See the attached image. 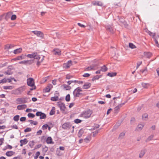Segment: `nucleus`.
I'll use <instances>...</instances> for the list:
<instances>
[{
  "mask_svg": "<svg viewBox=\"0 0 159 159\" xmlns=\"http://www.w3.org/2000/svg\"><path fill=\"white\" fill-rule=\"evenodd\" d=\"M93 113V111L89 109H87L86 110L82 111L80 114L79 116L83 117L85 119H88L90 117Z\"/></svg>",
  "mask_w": 159,
  "mask_h": 159,
  "instance_id": "nucleus-1",
  "label": "nucleus"
},
{
  "mask_svg": "<svg viewBox=\"0 0 159 159\" xmlns=\"http://www.w3.org/2000/svg\"><path fill=\"white\" fill-rule=\"evenodd\" d=\"M32 32L36 35L37 36L40 37V38L41 39H43L44 38V34L41 31L34 30L32 31Z\"/></svg>",
  "mask_w": 159,
  "mask_h": 159,
  "instance_id": "nucleus-2",
  "label": "nucleus"
},
{
  "mask_svg": "<svg viewBox=\"0 0 159 159\" xmlns=\"http://www.w3.org/2000/svg\"><path fill=\"white\" fill-rule=\"evenodd\" d=\"M23 91V89L22 87H20L18 89L12 91L11 93L14 94H19Z\"/></svg>",
  "mask_w": 159,
  "mask_h": 159,
  "instance_id": "nucleus-3",
  "label": "nucleus"
},
{
  "mask_svg": "<svg viewBox=\"0 0 159 159\" xmlns=\"http://www.w3.org/2000/svg\"><path fill=\"white\" fill-rule=\"evenodd\" d=\"M27 85L31 87L34 86V80L32 78H29L27 80Z\"/></svg>",
  "mask_w": 159,
  "mask_h": 159,
  "instance_id": "nucleus-4",
  "label": "nucleus"
},
{
  "mask_svg": "<svg viewBox=\"0 0 159 159\" xmlns=\"http://www.w3.org/2000/svg\"><path fill=\"white\" fill-rule=\"evenodd\" d=\"M57 103H58V106L60 108V110L63 111H65L66 108L65 104L63 102H58Z\"/></svg>",
  "mask_w": 159,
  "mask_h": 159,
  "instance_id": "nucleus-5",
  "label": "nucleus"
},
{
  "mask_svg": "<svg viewBox=\"0 0 159 159\" xmlns=\"http://www.w3.org/2000/svg\"><path fill=\"white\" fill-rule=\"evenodd\" d=\"M71 127V125L69 122H67L63 124L62 125V128L64 129H70Z\"/></svg>",
  "mask_w": 159,
  "mask_h": 159,
  "instance_id": "nucleus-6",
  "label": "nucleus"
},
{
  "mask_svg": "<svg viewBox=\"0 0 159 159\" xmlns=\"http://www.w3.org/2000/svg\"><path fill=\"white\" fill-rule=\"evenodd\" d=\"M52 87V84H48V86L43 89V92L44 93L49 92Z\"/></svg>",
  "mask_w": 159,
  "mask_h": 159,
  "instance_id": "nucleus-7",
  "label": "nucleus"
},
{
  "mask_svg": "<svg viewBox=\"0 0 159 159\" xmlns=\"http://www.w3.org/2000/svg\"><path fill=\"white\" fill-rule=\"evenodd\" d=\"M92 3L93 5L94 6H98L100 7H102L103 6V3L100 1H94L92 2Z\"/></svg>",
  "mask_w": 159,
  "mask_h": 159,
  "instance_id": "nucleus-8",
  "label": "nucleus"
},
{
  "mask_svg": "<svg viewBox=\"0 0 159 159\" xmlns=\"http://www.w3.org/2000/svg\"><path fill=\"white\" fill-rule=\"evenodd\" d=\"M28 142V140L27 139H21L20 140V146H22L23 145L26 144Z\"/></svg>",
  "mask_w": 159,
  "mask_h": 159,
  "instance_id": "nucleus-9",
  "label": "nucleus"
},
{
  "mask_svg": "<svg viewBox=\"0 0 159 159\" xmlns=\"http://www.w3.org/2000/svg\"><path fill=\"white\" fill-rule=\"evenodd\" d=\"M91 86V84L90 83L86 82L83 86L82 88L84 89H88Z\"/></svg>",
  "mask_w": 159,
  "mask_h": 159,
  "instance_id": "nucleus-10",
  "label": "nucleus"
},
{
  "mask_svg": "<svg viewBox=\"0 0 159 159\" xmlns=\"http://www.w3.org/2000/svg\"><path fill=\"white\" fill-rule=\"evenodd\" d=\"M46 142L47 144H54V143L52 141V139L51 137H48L46 139Z\"/></svg>",
  "mask_w": 159,
  "mask_h": 159,
  "instance_id": "nucleus-11",
  "label": "nucleus"
},
{
  "mask_svg": "<svg viewBox=\"0 0 159 159\" xmlns=\"http://www.w3.org/2000/svg\"><path fill=\"white\" fill-rule=\"evenodd\" d=\"M4 18L6 20H8L10 18V11L7 13H4Z\"/></svg>",
  "mask_w": 159,
  "mask_h": 159,
  "instance_id": "nucleus-12",
  "label": "nucleus"
},
{
  "mask_svg": "<svg viewBox=\"0 0 159 159\" xmlns=\"http://www.w3.org/2000/svg\"><path fill=\"white\" fill-rule=\"evenodd\" d=\"M26 107V105L22 104L18 105L17 107V109L19 110H22L25 109Z\"/></svg>",
  "mask_w": 159,
  "mask_h": 159,
  "instance_id": "nucleus-13",
  "label": "nucleus"
},
{
  "mask_svg": "<svg viewBox=\"0 0 159 159\" xmlns=\"http://www.w3.org/2000/svg\"><path fill=\"white\" fill-rule=\"evenodd\" d=\"M26 98H18L16 99V101L19 102L20 103H25L27 102V101L25 100Z\"/></svg>",
  "mask_w": 159,
  "mask_h": 159,
  "instance_id": "nucleus-14",
  "label": "nucleus"
},
{
  "mask_svg": "<svg viewBox=\"0 0 159 159\" xmlns=\"http://www.w3.org/2000/svg\"><path fill=\"white\" fill-rule=\"evenodd\" d=\"M147 150L146 149L141 150L140 153L139 154V158H142L145 154Z\"/></svg>",
  "mask_w": 159,
  "mask_h": 159,
  "instance_id": "nucleus-15",
  "label": "nucleus"
},
{
  "mask_svg": "<svg viewBox=\"0 0 159 159\" xmlns=\"http://www.w3.org/2000/svg\"><path fill=\"white\" fill-rule=\"evenodd\" d=\"M106 30L110 32L111 33L113 32V29L111 26L110 25H107L105 26Z\"/></svg>",
  "mask_w": 159,
  "mask_h": 159,
  "instance_id": "nucleus-16",
  "label": "nucleus"
},
{
  "mask_svg": "<svg viewBox=\"0 0 159 159\" xmlns=\"http://www.w3.org/2000/svg\"><path fill=\"white\" fill-rule=\"evenodd\" d=\"M37 54V52H33L31 54H28L26 56L30 58H34L35 57V55Z\"/></svg>",
  "mask_w": 159,
  "mask_h": 159,
  "instance_id": "nucleus-17",
  "label": "nucleus"
},
{
  "mask_svg": "<svg viewBox=\"0 0 159 159\" xmlns=\"http://www.w3.org/2000/svg\"><path fill=\"white\" fill-rule=\"evenodd\" d=\"M53 51L55 52V55H57L59 56L61 55V51L58 49H54L53 50Z\"/></svg>",
  "mask_w": 159,
  "mask_h": 159,
  "instance_id": "nucleus-18",
  "label": "nucleus"
},
{
  "mask_svg": "<svg viewBox=\"0 0 159 159\" xmlns=\"http://www.w3.org/2000/svg\"><path fill=\"white\" fill-rule=\"evenodd\" d=\"M22 51V49L21 48H19L14 50L13 52L14 54H16L21 52Z\"/></svg>",
  "mask_w": 159,
  "mask_h": 159,
  "instance_id": "nucleus-19",
  "label": "nucleus"
},
{
  "mask_svg": "<svg viewBox=\"0 0 159 159\" xmlns=\"http://www.w3.org/2000/svg\"><path fill=\"white\" fill-rule=\"evenodd\" d=\"M116 72H108L107 74V76L112 77L116 76Z\"/></svg>",
  "mask_w": 159,
  "mask_h": 159,
  "instance_id": "nucleus-20",
  "label": "nucleus"
},
{
  "mask_svg": "<svg viewBox=\"0 0 159 159\" xmlns=\"http://www.w3.org/2000/svg\"><path fill=\"white\" fill-rule=\"evenodd\" d=\"M75 91H74L73 92V94L74 95V97H79L80 95H81L82 93H80V92H77L75 93Z\"/></svg>",
  "mask_w": 159,
  "mask_h": 159,
  "instance_id": "nucleus-21",
  "label": "nucleus"
},
{
  "mask_svg": "<svg viewBox=\"0 0 159 159\" xmlns=\"http://www.w3.org/2000/svg\"><path fill=\"white\" fill-rule=\"evenodd\" d=\"M144 54L145 56L148 58H150L152 56L151 53L150 52H145Z\"/></svg>",
  "mask_w": 159,
  "mask_h": 159,
  "instance_id": "nucleus-22",
  "label": "nucleus"
},
{
  "mask_svg": "<svg viewBox=\"0 0 159 159\" xmlns=\"http://www.w3.org/2000/svg\"><path fill=\"white\" fill-rule=\"evenodd\" d=\"M34 60L31 59L29 60L26 61V65H30L33 64L34 62Z\"/></svg>",
  "mask_w": 159,
  "mask_h": 159,
  "instance_id": "nucleus-23",
  "label": "nucleus"
},
{
  "mask_svg": "<svg viewBox=\"0 0 159 159\" xmlns=\"http://www.w3.org/2000/svg\"><path fill=\"white\" fill-rule=\"evenodd\" d=\"M26 55L22 54L20 56L17 57V59L18 60H22L25 58Z\"/></svg>",
  "mask_w": 159,
  "mask_h": 159,
  "instance_id": "nucleus-24",
  "label": "nucleus"
},
{
  "mask_svg": "<svg viewBox=\"0 0 159 159\" xmlns=\"http://www.w3.org/2000/svg\"><path fill=\"white\" fill-rule=\"evenodd\" d=\"M84 133V130L82 129H80L78 132V137L80 138Z\"/></svg>",
  "mask_w": 159,
  "mask_h": 159,
  "instance_id": "nucleus-25",
  "label": "nucleus"
},
{
  "mask_svg": "<svg viewBox=\"0 0 159 159\" xmlns=\"http://www.w3.org/2000/svg\"><path fill=\"white\" fill-rule=\"evenodd\" d=\"M7 80H8V82L9 83H10V78H8L7 79H6V78H4L3 79L0 80L2 83H6Z\"/></svg>",
  "mask_w": 159,
  "mask_h": 159,
  "instance_id": "nucleus-26",
  "label": "nucleus"
},
{
  "mask_svg": "<svg viewBox=\"0 0 159 159\" xmlns=\"http://www.w3.org/2000/svg\"><path fill=\"white\" fill-rule=\"evenodd\" d=\"M55 107H53L52 109L51 110L49 113V115H53L55 113Z\"/></svg>",
  "mask_w": 159,
  "mask_h": 159,
  "instance_id": "nucleus-27",
  "label": "nucleus"
},
{
  "mask_svg": "<svg viewBox=\"0 0 159 159\" xmlns=\"http://www.w3.org/2000/svg\"><path fill=\"white\" fill-rule=\"evenodd\" d=\"M63 86L64 88H66V90H70L71 89V87L68 85L63 84Z\"/></svg>",
  "mask_w": 159,
  "mask_h": 159,
  "instance_id": "nucleus-28",
  "label": "nucleus"
},
{
  "mask_svg": "<svg viewBox=\"0 0 159 159\" xmlns=\"http://www.w3.org/2000/svg\"><path fill=\"white\" fill-rule=\"evenodd\" d=\"M107 68L104 65L103 66L101 67V70L103 72H106L107 70Z\"/></svg>",
  "mask_w": 159,
  "mask_h": 159,
  "instance_id": "nucleus-29",
  "label": "nucleus"
},
{
  "mask_svg": "<svg viewBox=\"0 0 159 159\" xmlns=\"http://www.w3.org/2000/svg\"><path fill=\"white\" fill-rule=\"evenodd\" d=\"M154 137V135L152 134L150 136L145 140L146 142H147L150 141L152 140Z\"/></svg>",
  "mask_w": 159,
  "mask_h": 159,
  "instance_id": "nucleus-30",
  "label": "nucleus"
},
{
  "mask_svg": "<svg viewBox=\"0 0 159 159\" xmlns=\"http://www.w3.org/2000/svg\"><path fill=\"white\" fill-rule=\"evenodd\" d=\"M100 125L97 124H95L93 126V128L91 129V130H94L95 129L99 128Z\"/></svg>",
  "mask_w": 159,
  "mask_h": 159,
  "instance_id": "nucleus-31",
  "label": "nucleus"
},
{
  "mask_svg": "<svg viewBox=\"0 0 159 159\" xmlns=\"http://www.w3.org/2000/svg\"><path fill=\"white\" fill-rule=\"evenodd\" d=\"M58 100V96L52 97L51 98V100L53 101H56Z\"/></svg>",
  "mask_w": 159,
  "mask_h": 159,
  "instance_id": "nucleus-32",
  "label": "nucleus"
},
{
  "mask_svg": "<svg viewBox=\"0 0 159 159\" xmlns=\"http://www.w3.org/2000/svg\"><path fill=\"white\" fill-rule=\"evenodd\" d=\"M125 135V133L123 132L121 133L119 136L118 139H122Z\"/></svg>",
  "mask_w": 159,
  "mask_h": 159,
  "instance_id": "nucleus-33",
  "label": "nucleus"
},
{
  "mask_svg": "<svg viewBox=\"0 0 159 159\" xmlns=\"http://www.w3.org/2000/svg\"><path fill=\"white\" fill-rule=\"evenodd\" d=\"M129 47L131 49H134L136 48V46L133 43H129Z\"/></svg>",
  "mask_w": 159,
  "mask_h": 159,
  "instance_id": "nucleus-34",
  "label": "nucleus"
},
{
  "mask_svg": "<svg viewBox=\"0 0 159 159\" xmlns=\"http://www.w3.org/2000/svg\"><path fill=\"white\" fill-rule=\"evenodd\" d=\"M46 115L44 113L42 112L41 114L40 117V119H44L46 118Z\"/></svg>",
  "mask_w": 159,
  "mask_h": 159,
  "instance_id": "nucleus-35",
  "label": "nucleus"
},
{
  "mask_svg": "<svg viewBox=\"0 0 159 159\" xmlns=\"http://www.w3.org/2000/svg\"><path fill=\"white\" fill-rule=\"evenodd\" d=\"M20 117V116L19 115H16L15 116L13 117V120L15 121H17Z\"/></svg>",
  "mask_w": 159,
  "mask_h": 159,
  "instance_id": "nucleus-36",
  "label": "nucleus"
},
{
  "mask_svg": "<svg viewBox=\"0 0 159 159\" xmlns=\"http://www.w3.org/2000/svg\"><path fill=\"white\" fill-rule=\"evenodd\" d=\"M65 100L67 102H68L70 101V96L69 94H68L66 95L65 98Z\"/></svg>",
  "mask_w": 159,
  "mask_h": 159,
  "instance_id": "nucleus-37",
  "label": "nucleus"
},
{
  "mask_svg": "<svg viewBox=\"0 0 159 159\" xmlns=\"http://www.w3.org/2000/svg\"><path fill=\"white\" fill-rule=\"evenodd\" d=\"M17 18L15 14H12L11 16V20H15Z\"/></svg>",
  "mask_w": 159,
  "mask_h": 159,
  "instance_id": "nucleus-38",
  "label": "nucleus"
},
{
  "mask_svg": "<svg viewBox=\"0 0 159 159\" xmlns=\"http://www.w3.org/2000/svg\"><path fill=\"white\" fill-rule=\"evenodd\" d=\"M82 120L78 119H76L74 120V122L76 124H78L80 123Z\"/></svg>",
  "mask_w": 159,
  "mask_h": 159,
  "instance_id": "nucleus-39",
  "label": "nucleus"
},
{
  "mask_svg": "<svg viewBox=\"0 0 159 159\" xmlns=\"http://www.w3.org/2000/svg\"><path fill=\"white\" fill-rule=\"evenodd\" d=\"M29 145L31 148H33V146L34 145V141L33 140L30 141L29 143Z\"/></svg>",
  "mask_w": 159,
  "mask_h": 159,
  "instance_id": "nucleus-40",
  "label": "nucleus"
},
{
  "mask_svg": "<svg viewBox=\"0 0 159 159\" xmlns=\"http://www.w3.org/2000/svg\"><path fill=\"white\" fill-rule=\"evenodd\" d=\"M27 116L30 118H33L35 116V115L32 113H29L27 115Z\"/></svg>",
  "mask_w": 159,
  "mask_h": 159,
  "instance_id": "nucleus-41",
  "label": "nucleus"
},
{
  "mask_svg": "<svg viewBox=\"0 0 159 159\" xmlns=\"http://www.w3.org/2000/svg\"><path fill=\"white\" fill-rule=\"evenodd\" d=\"M148 114L146 113H145L142 115V120H144V118H148Z\"/></svg>",
  "mask_w": 159,
  "mask_h": 159,
  "instance_id": "nucleus-42",
  "label": "nucleus"
},
{
  "mask_svg": "<svg viewBox=\"0 0 159 159\" xmlns=\"http://www.w3.org/2000/svg\"><path fill=\"white\" fill-rule=\"evenodd\" d=\"M101 129H99L93 132V137H95L96 136V135L98 133L99 131Z\"/></svg>",
  "mask_w": 159,
  "mask_h": 159,
  "instance_id": "nucleus-43",
  "label": "nucleus"
},
{
  "mask_svg": "<svg viewBox=\"0 0 159 159\" xmlns=\"http://www.w3.org/2000/svg\"><path fill=\"white\" fill-rule=\"evenodd\" d=\"M35 57H34V59H37L39 60L41 58L40 55H38V54H35Z\"/></svg>",
  "mask_w": 159,
  "mask_h": 159,
  "instance_id": "nucleus-44",
  "label": "nucleus"
},
{
  "mask_svg": "<svg viewBox=\"0 0 159 159\" xmlns=\"http://www.w3.org/2000/svg\"><path fill=\"white\" fill-rule=\"evenodd\" d=\"M48 147L46 146H45L44 147H43V151L44 152V153H45L48 151Z\"/></svg>",
  "mask_w": 159,
  "mask_h": 159,
  "instance_id": "nucleus-45",
  "label": "nucleus"
},
{
  "mask_svg": "<svg viewBox=\"0 0 159 159\" xmlns=\"http://www.w3.org/2000/svg\"><path fill=\"white\" fill-rule=\"evenodd\" d=\"M119 108L118 106H116L114 108V112L115 113H117L118 112Z\"/></svg>",
  "mask_w": 159,
  "mask_h": 159,
  "instance_id": "nucleus-46",
  "label": "nucleus"
},
{
  "mask_svg": "<svg viewBox=\"0 0 159 159\" xmlns=\"http://www.w3.org/2000/svg\"><path fill=\"white\" fill-rule=\"evenodd\" d=\"M40 155V152L39 151L37 152L35 154V156H34V159H37Z\"/></svg>",
  "mask_w": 159,
  "mask_h": 159,
  "instance_id": "nucleus-47",
  "label": "nucleus"
},
{
  "mask_svg": "<svg viewBox=\"0 0 159 159\" xmlns=\"http://www.w3.org/2000/svg\"><path fill=\"white\" fill-rule=\"evenodd\" d=\"M94 68V66H89V67H87L86 69V70L87 71L93 69Z\"/></svg>",
  "mask_w": 159,
  "mask_h": 159,
  "instance_id": "nucleus-48",
  "label": "nucleus"
},
{
  "mask_svg": "<svg viewBox=\"0 0 159 159\" xmlns=\"http://www.w3.org/2000/svg\"><path fill=\"white\" fill-rule=\"evenodd\" d=\"M48 127V125L47 124H46L43 125L42 129L43 130L46 129Z\"/></svg>",
  "mask_w": 159,
  "mask_h": 159,
  "instance_id": "nucleus-49",
  "label": "nucleus"
},
{
  "mask_svg": "<svg viewBox=\"0 0 159 159\" xmlns=\"http://www.w3.org/2000/svg\"><path fill=\"white\" fill-rule=\"evenodd\" d=\"M144 126L143 125H139L137 126V129H139V130H141Z\"/></svg>",
  "mask_w": 159,
  "mask_h": 159,
  "instance_id": "nucleus-50",
  "label": "nucleus"
},
{
  "mask_svg": "<svg viewBox=\"0 0 159 159\" xmlns=\"http://www.w3.org/2000/svg\"><path fill=\"white\" fill-rule=\"evenodd\" d=\"M74 91L79 92L82 91V89L80 87H77L76 89H75Z\"/></svg>",
  "mask_w": 159,
  "mask_h": 159,
  "instance_id": "nucleus-51",
  "label": "nucleus"
},
{
  "mask_svg": "<svg viewBox=\"0 0 159 159\" xmlns=\"http://www.w3.org/2000/svg\"><path fill=\"white\" fill-rule=\"evenodd\" d=\"M121 24H123L125 27L126 28H127L129 25L127 23V22L125 20Z\"/></svg>",
  "mask_w": 159,
  "mask_h": 159,
  "instance_id": "nucleus-52",
  "label": "nucleus"
},
{
  "mask_svg": "<svg viewBox=\"0 0 159 159\" xmlns=\"http://www.w3.org/2000/svg\"><path fill=\"white\" fill-rule=\"evenodd\" d=\"M31 130L32 129L31 128L28 127L24 130V131L25 132H27L31 131Z\"/></svg>",
  "mask_w": 159,
  "mask_h": 159,
  "instance_id": "nucleus-53",
  "label": "nucleus"
},
{
  "mask_svg": "<svg viewBox=\"0 0 159 159\" xmlns=\"http://www.w3.org/2000/svg\"><path fill=\"white\" fill-rule=\"evenodd\" d=\"M118 18L119 19V22L121 23H122L124 21H125V20L123 19L122 17H119L118 16Z\"/></svg>",
  "mask_w": 159,
  "mask_h": 159,
  "instance_id": "nucleus-54",
  "label": "nucleus"
},
{
  "mask_svg": "<svg viewBox=\"0 0 159 159\" xmlns=\"http://www.w3.org/2000/svg\"><path fill=\"white\" fill-rule=\"evenodd\" d=\"M73 82L78 83L79 84H82L83 83V82L82 81H78L77 80H73Z\"/></svg>",
  "mask_w": 159,
  "mask_h": 159,
  "instance_id": "nucleus-55",
  "label": "nucleus"
},
{
  "mask_svg": "<svg viewBox=\"0 0 159 159\" xmlns=\"http://www.w3.org/2000/svg\"><path fill=\"white\" fill-rule=\"evenodd\" d=\"M14 81L15 82H17V80L13 77H12L11 76V84H14V83H12V81Z\"/></svg>",
  "mask_w": 159,
  "mask_h": 159,
  "instance_id": "nucleus-56",
  "label": "nucleus"
},
{
  "mask_svg": "<svg viewBox=\"0 0 159 159\" xmlns=\"http://www.w3.org/2000/svg\"><path fill=\"white\" fill-rule=\"evenodd\" d=\"M73 77V76L67 74L66 75V79H70Z\"/></svg>",
  "mask_w": 159,
  "mask_h": 159,
  "instance_id": "nucleus-57",
  "label": "nucleus"
},
{
  "mask_svg": "<svg viewBox=\"0 0 159 159\" xmlns=\"http://www.w3.org/2000/svg\"><path fill=\"white\" fill-rule=\"evenodd\" d=\"M26 120V118L25 117H22L20 119V121L22 122L25 121Z\"/></svg>",
  "mask_w": 159,
  "mask_h": 159,
  "instance_id": "nucleus-58",
  "label": "nucleus"
},
{
  "mask_svg": "<svg viewBox=\"0 0 159 159\" xmlns=\"http://www.w3.org/2000/svg\"><path fill=\"white\" fill-rule=\"evenodd\" d=\"M154 40L157 46L159 48V44L157 41V40L156 39V38L155 39L154 38Z\"/></svg>",
  "mask_w": 159,
  "mask_h": 159,
  "instance_id": "nucleus-59",
  "label": "nucleus"
},
{
  "mask_svg": "<svg viewBox=\"0 0 159 159\" xmlns=\"http://www.w3.org/2000/svg\"><path fill=\"white\" fill-rule=\"evenodd\" d=\"M99 79L98 78V75H97L95 76H94L93 77V78L92 79V80L93 81L94 80H98Z\"/></svg>",
  "mask_w": 159,
  "mask_h": 159,
  "instance_id": "nucleus-60",
  "label": "nucleus"
},
{
  "mask_svg": "<svg viewBox=\"0 0 159 159\" xmlns=\"http://www.w3.org/2000/svg\"><path fill=\"white\" fill-rule=\"evenodd\" d=\"M42 113V111H37L36 113V116H40Z\"/></svg>",
  "mask_w": 159,
  "mask_h": 159,
  "instance_id": "nucleus-61",
  "label": "nucleus"
},
{
  "mask_svg": "<svg viewBox=\"0 0 159 159\" xmlns=\"http://www.w3.org/2000/svg\"><path fill=\"white\" fill-rule=\"evenodd\" d=\"M66 64H67L70 67L72 64V61L71 60L68 61Z\"/></svg>",
  "mask_w": 159,
  "mask_h": 159,
  "instance_id": "nucleus-62",
  "label": "nucleus"
},
{
  "mask_svg": "<svg viewBox=\"0 0 159 159\" xmlns=\"http://www.w3.org/2000/svg\"><path fill=\"white\" fill-rule=\"evenodd\" d=\"M148 84H147V83H142V86L143 88H147V85Z\"/></svg>",
  "mask_w": 159,
  "mask_h": 159,
  "instance_id": "nucleus-63",
  "label": "nucleus"
},
{
  "mask_svg": "<svg viewBox=\"0 0 159 159\" xmlns=\"http://www.w3.org/2000/svg\"><path fill=\"white\" fill-rule=\"evenodd\" d=\"M63 67L66 69H68L70 68V66L68 65L67 64L65 63L63 64Z\"/></svg>",
  "mask_w": 159,
  "mask_h": 159,
  "instance_id": "nucleus-64",
  "label": "nucleus"
}]
</instances>
